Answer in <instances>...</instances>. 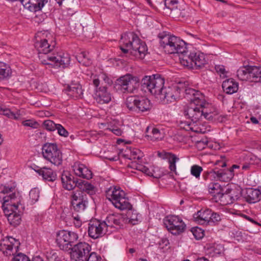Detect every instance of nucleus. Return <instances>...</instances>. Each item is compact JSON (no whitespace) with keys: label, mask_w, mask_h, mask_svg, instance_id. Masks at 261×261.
I'll list each match as a JSON object with an SVG mask.
<instances>
[{"label":"nucleus","mask_w":261,"mask_h":261,"mask_svg":"<svg viewBox=\"0 0 261 261\" xmlns=\"http://www.w3.org/2000/svg\"><path fill=\"white\" fill-rule=\"evenodd\" d=\"M164 79L160 74L145 76L141 80L143 88H146L152 94L156 95L165 103L175 101L180 97V88L175 85L164 87Z\"/></svg>","instance_id":"nucleus-1"},{"label":"nucleus","mask_w":261,"mask_h":261,"mask_svg":"<svg viewBox=\"0 0 261 261\" xmlns=\"http://www.w3.org/2000/svg\"><path fill=\"white\" fill-rule=\"evenodd\" d=\"M185 98L190 103L185 109V115L188 116L193 123L198 122L203 118L207 120H212L213 114L205 110L208 104L205 100L204 95L200 91L191 88L185 90Z\"/></svg>","instance_id":"nucleus-2"},{"label":"nucleus","mask_w":261,"mask_h":261,"mask_svg":"<svg viewBox=\"0 0 261 261\" xmlns=\"http://www.w3.org/2000/svg\"><path fill=\"white\" fill-rule=\"evenodd\" d=\"M14 188L4 186L0 191V201L2 202L3 211L10 224L14 226L18 225L21 221L20 208L21 197L18 193L14 192Z\"/></svg>","instance_id":"nucleus-3"},{"label":"nucleus","mask_w":261,"mask_h":261,"mask_svg":"<svg viewBox=\"0 0 261 261\" xmlns=\"http://www.w3.org/2000/svg\"><path fill=\"white\" fill-rule=\"evenodd\" d=\"M55 43H49L48 40L44 39L37 41L35 46L38 51L39 57L42 64L45 65H51L56 67L64 68L69 64L70 57L67 54H49L54 49Z\"/></svg>","instance_id":"nucleus-4"},{"label":"nucleus","mask_w":261,"mask_h":261,"mask_svg":"<svg viewBox=\"0 0 261 261\" xmlns=\"http://www.w3.org/2000/svg\"><path fill=\"white\" fill-rule=\"evenodd\" d=\"M120 42L124 46L120 47L124 54L129 51L131 55L137 58L143 59L147 51L146 44L133 33L122 35Z\"/></svg>","instance_id":"nucleus-5"},{"label":"nucleus","mask_w":261,"mask_h":261,"mask_svg":"<svg viewBox=\"0 0 261 261\" xmlns=\"http://www.w3.org/2000/svg\"><path fill=\"white\" fill-rule=\"evenodd\" d=\"M160 46L168 54H182L187 53L186 43L182 40L169 34L159 35Z\"/></svg>","instance_id":"nucleus-6"},{"label":"nucleus","mask_w":261,"mask_h":261,"mask_svg":"<svg viewBox=\"0 0 261 261\" xmlns=\"http://www.w3.org/2000/svg\"><path fill=\"white\" fill-rule=\"evenodd\" d=\"M63 187L67 190H71L75 187L78 188L76 191H86L88 194L92 195L95 194V187L90 183L85 180H76L68 172H64L61 176Z\"/></svg>","instance_id":"nucleus-7"},{"label":"nucleus","mask_w":261,"mask_h":261,"mask_svg":"<svg viewBox=\"0 0 261 261\" xmlns=\"http://www.w3.org/2000/svg\"><path fill=\"white\" fill-rule=\"evenodd\" d=\"M19 242L11 237H9L4 240L0 245V249L6 256L13 255L12 261H30L27 256L21 253L17 254Z\"/></svg>","instance_id":"nucleus-8"},{"label":"nucleus","mask_w":261,"mask_h":261,"mask_svg":"<svg viewBox=\"0 0 261 261\" xmlns=\"http://www.w3.org/2000/svg\"><path fill=\"white\" fill-rule=\"evenodd\" d=\"M93 80V84L96 88L94 98L97 103L100 104L108 103L111 100V95L107 91V86L110 85L111 81L105 76Z\"/></svg>","instance_id":"nucleus-9"},{"label":"nucleus","mask_w":261,"mask_h":261,"mask_svg":"<svg viewBox=\"0 0 261 261\" xmlns=\"http://www.w3.org/2000/svg\"><path fill=\"white\" fill-rule=\"evenodd\" d=\"M106 197L116 208L120 210L129 209L132 207L128 198L125 196L124 192L120 188L111 187L106 192Z\"/></svg>","instance_id":"nucleus-10"},{"label":"nucleus","mask_w":261,"mask_h":261,"mask_svg":"<svg viewBox=\"0 0 261 261\" xmlns=\"http://www.w3.org/2000/svg\"><path fill=\"white\" fill-rule=\"evenodd\" d=\"M43 158L55 166H59L62 163V153L56 143H47L42 148Z\"/></svg>","instance_id":"nucleus-11"},{"label":"nucleus","mask_w":261,"mask_h":261,"mask_svg":"<svg viewBox=\"0 0 261 261\" xmlns=\"http://www.w3.org/2000/svg\"><path fill=\"white\" fill-rule=\"evenodd\" d=\"M139 82L138 77L126 74L117 80L116 85L123 93H134L139 87Z\"/></svg>","instance_id":"nucleus-12"},{"label":"nucleus","mask_w":261,"mask_h":261,"mask_svg":"<svg viewBox=\"0 0 261 261\" xmlns=\"http://www.w3.org/2000/svg\"><path fill=\"white\" fill-rule=\"evenodd\" d=\"M78 238V235L75 232L62 230L57 233L56 242L61 249L67 250L73 246Z\"/></svg>","instance_id":"nucleus-13"},{"label":"nucleus","mask_w":261,"mask_h":261,"mask_svg":"<svg viewBox=\"0 0 261 261\" xmlns=\"http://www.w3.org/2000/svg\"><path fill=\"white\" fill-rule=\"evenodd\" d=\"M91 251V247L87 243L81 242L73 245L70 252L72 261H85Z\"/></svg>","instance_id":"nucleus-14"},{"label":"nucleus","mask_w":261,"mask_h":261,"mask_svg":"<svg viewBox=\"0 0 261 261\" xmlns=\"http://www.w3.org/2000/svg\"><path fill=\"white\" fill-rule=\"evenodd\" d=\"M167 229L173 234L177 235L184 231L186 225L182 219L177 216H168L164 219Z\"/></svg>","instance_id":"nucleus-15"},{"label":"nucleus","mask_w":261,"mask_h":261,"mask_svg":"<svg viewBox=\"0 0 261 261\" xmlns=\"http://www.w3.org/2000/svg\"><path fill=\"white\" fill-rule=\"evenodd\" d=\"M87 193L86 191H75L71 195V205L77 212H83L88 204Z\"/></svg>","instance_id":"nucleus-16"},{"label":"nucleus","mask_w":261,"mask_h":261,"mask_svg":"<svg viewBox=\"0 0 261 261\" xmlns=\"http://www.w3.org/2000/svg\"><path fill=\"white\" fill-rule=\"evenodd\" d=\"M107 229V224L104 221L95 219L89 223L88 234L91 238L96 239L105 234Z\"/></svg>","instance_id":"nucleus-17"},{"label":"nucleus","mask_w":261,"mask_h":261,"mask_svg":"<svg viewBox=\"0 0 261 261\" xmlns=\"http://www.w3.org/2000/svg\"><path fill=\"white\" fill-rule=\"evenodd\" d=\"M240 197V193L235 189H227L225 193H221L218 197L224 205L230 204Z\"/></svg>","instance_id":"nucleus-18"},{"label":"nucleus","mask_w":261,"mask_h":261,"mask_svg":"<svg viewBox=\"0 0 261 261\" xmlns=\"http://www.w3.org/2000/svg\"><path fill=\"white\" fill-rule=\"evenodd\" d=\"M104 222L108 227H119L124 224V215L120 214H113L109 215Z\"/></svg>","instance_id":"nucleus-19"},{"label":"nucleus","mask_w":261,"mask_h":261,"mask_svg":"<svg viewBox=\"0 0 261 261\" xmlns=\"http://www.w3.org/2000/svg\"><path fill=\"white\" fill-rule=\"evenodd\" d=\"M210 174L220 181L228 182L233 177L234 173L229 171L228 169H215L210 171Z\"/></svg>","instance_id":"nucleus-20"},{"label":"nucleus","mask_w":261,"mask_h":261,"mask_svg":"<svg viewBox=\"0 0 261 261\" xmlns=\"http://www.w3.org/2000/svg\"><path fill=\"white\" fill-rule=\"evenodd\" d=\"M23 6L31 11L41 10L48 0H20Z\"/></svg>","instance_id":"nucleus-21"},{"label":"nucleus","mask_w":261,"mask_h":261,"mask_svg":"<svg viewBox=\"0 0 261 261\" xmlns=\"http://www.w3.org/2000/svg\"><path fill=\"white\" fill-rule=\"evenodd\" d=\"M211 210L209 209L201 210L194 214L193 219L195 222L199 224L209 225L211 218Z\"/></svg>","instance_id":"nucleus-22"},{"label":"nucleus","mask_w":261,"mask_h":261,"mask_svg":"<svg viewBox=\"0 0 261 261\" xmlns=\"http://www.w3.org/2000/svg\"><path fill=\"white\" fill-rule=\"evenodd\" d=\"M73 170L77 176L82 178L89 179L92 177V173L91 170L85 165L80 163L76 162L74 163L73 166Z\"/></svg>","instance_id":"nucleus-23"},{"label":"nucleus","mask_w":261,"mask_h":261,"mask_svg":"<svg viewBox=\"0 0 261 261\" xmlns=\"http://www.w3.org/2000/svg\"><path fill=\"white\" fill-rule=\"evenodd\" d=\"M35 171L40 176H41L44 180L48 181H54L57 179L56 172L50 168L46 167H38L37 169H35Z\"/></svg>","instance_id":"nucleus-24"},{"label":"nucleus","mask_w":261,"mask_h":261,"mask_svg":"<svg viewBox=\"0 0 261 261\" xmlns=\"http://www.w3.org/2000/svg\"><path fill=\"white\" fill-rule=\"evenodd\" d=\"M67 94L74 98H82L83 89L82 86L79 83H72L65 89Z\"/></svg>","instance_id":"nucleus-25"},{"label":"nucleus","mask_w":261,"mask_h":261,"mask_svg":"<svg viewBox=\"0 0 261 261\" xmlns=\"http://www.w3.org/2000/svg\"><path fill=\"white\" fill-rule=\"evenodd\" d=\"M245 198L246 201L250 203H256L261 199V192L258 189L252 188L247 189Z\"/></svg>","instance_id":"nucleus-26"},{"label":"nucleus","mask_w":261,"mask_h":261,"mask_svg":"<svg viewBox=\"0 0 261 261\" xmlns=\"http://www.w3.org/2000/svg\"><path fill=\"white\" fill-rule=\"evenodd\" d=\"M145 137L152 141L161 140L163 138V135L161 130L156 127L149 126L146 129Z\"/></svg>","instance_id":"nucleus-27"},{"label":"nucleus","mask_w":261,"mask_h":261,"mask_svg":"<svg viewBox=\"0 0 261 261\" xmlns=\"http://www.w3.org/2000/svg\"><path fill=\"white\" fill-rule=\"evenodd\" d=\"M223 91L227 94H231L237 92L238 84L232 79H228L224 81L222 85Z\"/></svg>","instance_id":"nucleus-28"},{"label":"nucleus","mask_w":261,"mask_h":261,"mask_svg":"<svg viewBox=\"0 0 261 261\" xmlns=\"http://www.w3.org/2000/svg\"><path fill=\"white\" fill-rule=\"evenodd\" d=\"M126 215H124V224L130 223L135 225L139 221L138 214L135 210H132V208L127 209Z\"/></svg>","instance_id":"nucleus-29"},{"label":"nucleus","mask_w":261,"mask_h":261,"mask_svg":"<svg viewBox=\"0 0 261 261\" xmlns=\"http://www.w3.org/2000/svg\"><path fill=\"white\" fill-rule=\"evenodd\" d=\"M185 54H180L181 56L179 57L180 63L189 68H194L193 57H195V53H191L188 56Z\"/></svg>","instance_id":"nucleus-30"},{"label":"nucleus","mask_w":261,"mask_h":261,"mask_svg":"<svg viewBox=\"0 0 261 261\" xmlns=\"http://www.w3.org/2000/svg\"><path fill=\"white\" fill-rule=\"evenodd\" d=\"M250 82H258L261 80V67L250 66Z\"/></svg>","instance_id":"nucleus-31"},{"label":"nucleus","mask_w":261,"mask_h":261,"mask_svg":"<svg viewBox=\"0 0 261 261\" xmlns=\"http://www.w3.org/2000/svg\"><path fill=\"white\" fill-rule=\"evenodd\" d=\"M137 111L145 112L150 108V101L147 98L137 97Z\"/></svg>","instance_id":"nucleus-32"},{"label":"nucleus","mask_w":261,"mask_h":261,"mask_svg":"<svg viewBox=\"0 0 261 261\" xmlns=\"http://www.w3.org/2000/svg\"><path fill=\"white\" fill-rule=\"evenodd\" d=\"M250 66L240 67L237 72L238 77L241 81L250 82Z\"/></svg>","instance_id":"nucleus-33"},{"label":"nucleus","mask_w":261,"mask_h":261,"mask_svg":"<svg viewBox=\"0 0 261 261\" xmlns=\"http://www.w3.org/2000/svg\"><path fill=\"white\" fill-rule=\"evenodd\" d=\"M12 74L10 67L6 63L0 62V81L9 77Z\"/></svg>","instance_id":"nucleus-34"},{"label":"nucleus","mask_w":261,"mask_h":261,"mask_svg":"<svg viewBox=\"0 0 261 261\" xmlns=\"http://www.w3.org/2000/svg\"><path fill=\"white\" fill-rule=\"evenodd\" d=\"M0 114L14 120H19L20 118V110H17L16 112H14L9 109L1 108Z\"/></svg>","instance_id":"nucleus-35"},{"label":"nucleus","mask_w":261,"mask_h":261,"mask_svg":"<svg viewBox=\"0 0 261 261\" xmlns=\"http://www.w3.org/2000/svg\"><path fill=\"white\" fill-rule=\"evenodd\" d=\"M126 153L124 154L123 155L128 158L129 160L137 159L138 161L142 159L143 157V153L140 150L127 149L125 150Z\"/></svg>","instance_id":"nucleus-36"},{"label":"nucleus","mask_w":261,"mask_h":261,"mask_svg":"<svg viewBox=\"0 0 261 261\" xmlns=\"http://www.w3.org/2000/svg\"><path fill=\"white\" fill-rule=\"evenodd\" d=\"M129 166L132 168L142 172L148 176H153L152 173L150 171V170L148 167L141 164L133 162L131 163Z\"/></svg>","instance_id":"nucleus-37"},{"label":"nucleus","mask_w":261,"mask_h":261,"mask_svg":"<svg viewBox=\"0 0 261 261\" xmlns=\"http://www.w3.org/2000/svg\"><path fill=\"white\" fill-rule=\"evenodd\" d=\"M166 12L169 14L172 17L175 18H184L186 16L185 12L184 10H181L180 9H178L177 5L173 7V9H171L169 11H166Z\"/></svg>","instance_id":"nucleus-38"},{"label":"nucleus","mask_w":261,"mask_h":261,"mask_svg":"<svg viewBox=\"0 0 261 261\" xmlns=\"http://www.w3.org/2000/svg\"><path fill=\"white\" fill-rule=\"evenodd\" d=\"M208 191L210 194L218 198L221 193V186L218 183H211L208 187Z\"/></svg>","instance_id":"nucleus-39"},{"label":"nucleus","mask_w":261,"mask_h":261,"mask_svg":"<svg viewBox=\"0 0 261 261\" xmlns=\"http://www.w3.org/2000/svg\"><path fill=\"white\" fill-rule=\"evenodd\" d=\"M137 96H131L128 97L126 99L125 105L131 111H137Z\"/></svg>","instance_id":"nucleus-40"},{"label":"nucleus","mask_w":261,"mask_h":261,"mask_svg":"<svg viewBox=\"0 0 261 261\" xmlns=\"http://www.w3.org/2000/svg\"><path fill=\"white\" fill-rule=\"evenodd\" d=\"M206 61L203 55H200L195 53V57H193L194 68L195 67L200 68L205 64Z\"/></svg>","instance_id":"nucleus-41"},{"label":"nucleus","mask_w":261,"mask_h":261,"mask_svg":"<svg viewBox=\"0 0 261 261\" xmlns=\"http://www.w3.org/2000/svg\"><path fill=\"white\" fill-rule=\"evenodd\" d=\"M223 215L219 213L212 212L211 211V218L210 219L209 225L218 224L223 219Z\"/></svg>","instance_id":"nucleus-42"},{"label":"nucleus","mask_w":261,"mask_h":261,"mask_svg":"<svg viewBox=\"0 0 261 261\" xmlns=\"http://www.w3.org/2000/svg\"><path fill=\"white\" fill-rule=\"evenodd\" d=\"M43 125L46 129L53 132L56 130L58 124L55 123L52 120H47L44 121Z\"/></svg>","instance_id":"nucleus-43"},{"label":"nucleus","mask_w":261,"mask_h":261,"mask_svg":"<svg viewBox=\"0 0 261 261\" xmlns=\"http://www.w3.org/2000/svg\"><path fill=\"white\" fill-rule=\"evenodd\" d=\"M179 160L175 154H171L169 158V168L171 171L175 173L176 172V162Z\"/></svg>","instance_id":"nucleus-44"},{"label":"nucleus","mask_w":261,"mask_h":261,"mask_svg":"<svg viewBox=\"0 0 261 261\" xmlns=\"http://www.w3.org/2000/svg\"><path fill=\"white\" fill-rule=\"evenodd\" d=\"M30 198L32 203H35L38 200L39 197V191L37 188L32 189L29 193Z\"/></svg>","instance_id":"nucleus-45"},{"label":"nucleus","mask_w":261,"mask_h":261,"mask_svg":"<svg viewBox=\"0 0 261 261\" xmlns=\"http://www.w3.org/2000/svg\"><path fill=\"white\" fill-rule=\"evenodd\" d=\"M191 231L196 240L201 239L204 236V231L199 227H193L192 228Z\"/></svg>","instance_id":"nucleus-46"},{"label":"nucleus","mask_w":261,"mask_h":261,"mask_svg":"<svg viewBox=\"0 0 261 261\" xmlns=\"http://www.w3.org/2000/svg\"><path fill=\"white\" fill-rule=\"evenodd\" d=\"M202 170L203 169L201 166L197 165H194L191 168V174L196 178H199L200 173Z\"/></svg>","instance_id":"nucleus-47"},{"label":"nucleus","mask_w":261,"mask_h":261,"mask_svg":"<svg viewBox=\"0 0 261 261\" xmlns=\"http://www.w3.org/2000/svg\"><path fill=\"white\" fill-rule=\"evenodd\" d=\"M178 0H164V5L165 7L164 10L166 11H168L171 9H173V7L178 5Z\"/></svg>","instance_id":"nucleus-48"},{"label":"nucleus","mask_w":261,"mask_h":261,"mask_svg":"<svg viewBox=\"0 0 261 261\" xmlns=\"http://www.w3.org/2000/svg\"><path fill=\"white\" fill-rule=\"evenodd\" d=\"M56 130L61 136L67 137L69 135L68 132L60 124H58Z\"/></svg>","instance_id":"nucleus-49"},{"label":"nucleus","mask_w":261,"mask_h":261,"mask_svg":"<svg viewBox=\"0 0 261 261\" xmlns=\"http://www.w3.org/2000/svg\"><path fill=\"white\" fill-rule=\"evenodd\" d=\"M100 257L94 252H90L85 261H101Z\"/></svg>","instance_id":"nucleus-50"},{"label":"nucleus","mask_w":261,"mask_h":261,"mask_svg":"<svg viewBox=\"0 0 261 261\" xmlns=\"http://www.w3.org/2000/svg\"><path fill=\"white\" fill-rule=\"evenodd\" d=\"M86 55V53L85 52H81L76 56V58L78 62L84 66H87V64L88 63L83 60V59L85 58Z\"/></svg>","instance_id":"nucleus-51"},{"label":"nucleus","mask_w":261,"mask_h":261,"mask_svg":"<svg viewBox=\"0 0 261 261\" xmlns=\"http://www.w3.org/2000/svg\"><path fill=\"white\" fill-rule=\"evenodd\" d=\"M215 69L217 72L220 74V75H223V76L226 75V71H225L224 66L221 65H218L215 66Z\"/></svg>","instance_id":"nucleus-52"},{"label":"nucleus","mask_w":261,"mask_h":261,"mask_svg":"<svg viewBox=\"0 0 261 261\" xmlns=\"http://www.w3.org/2000/svg\"><path fill=\"white\" fill-rule=\"evenodd\" d=\"M223 246L221 244H216L213 247V251L215 254H220L223 253Z\"/></svg>","instance_id":"nucleus-53"},{"label":"nucleus","mask_w":261,"mask_h":261,"mask_svg":"<svg viewBox=\"0 0 261 261\" xmlns=\"http://www.w3.org/2000/svg\"><path fill=\"white\" fill-rule=\"evenodd\" d=\"M208 141L207 140H200L196 142L197 147L199 149H202L205 148Z\"/></svg>","instance_id":"nucleus-54"},{"label":"nucleus","mask_w":261,"mask_h":261,"mask_svg":"<svg viewBox=\"0 0 261 261\" xmlns=\"http://www.w3.org/2000/svg\"><path fill=\"white\" fill-rule=\"evenodd\" d=\"M73 223L76 227H80L82 225V221L79 216L73 218Z\"/></svg>","instance_id":"nucleus-55"},{"label":"nucleus","mask_w":261,"mask_h":261,"mask_svg":"<svg viewBox=\"0 0 261 261\" xmlns=\"http://www.w3.org/2000/svg\"><path fill=\"white\" fill-rule=\"evenodd\" d=\"M23 125L27 126L34 127L36 123L33 122L30 120H27L22 122Z\"/></svg>","instance_id":"nucleus-56"},{"label":"nucleus","mask_w":261,"mask_h":261,"mask_svg":"<svg viewBox=\"0 0 261 261\" xmlns=\"http://www.w3.org/2000/svg\"><path fill=\"white\" fill-rule=\"evenodd\" d=\"M109 129L117 136H120L121 135V130L119 128H109Z\"/></svg>","instance_id":"nucleus-57"},{"label":"nucleus","mask_w":261,"mask_h":261,"mask_svg":"<svg viewBox=\"0 0 261 261\" xmlns=\"http://www.w3.org/2000/svg\"><path fill=\"white\" fill-rule=\"evenodd\" d=\"M245 218L247 220H248L250 222H252V223H254V224H255L256 225H260L258 222H257L256 221H255L252 218L249 217V216H245Z\"/></svg>","instance_id":"nucleus-58"},{"label":"nucleus","mask_w":261,"mask_h":261,"mask_svg":"<svg viewBox=\"0 0 261 261\" xmlns=\"http://www.w3.org/2000/svg\"><path fill=\"white\" fill-rule=\"evenodd\" d=\"M240 168V166L237 165H233L232 167L229 169V171H231L232 172V173H234V169H239Z\"/></svg>","instance_id":"nucleus-59"},{"label":"nucleus","mask_w":261,"mask_h":261,"mask_svg":"<svg viewBox=\"0 0 261 261\" xmlns=\"http://www.w3.org/2000/svg\"><path fill=\"white\" fill-rule=\"evenodd\" d=\"M83 60L85 61V62H86L88 63L86 66H89L91 63V61L87 57V55H86V56H85V58L84 59H83Z\"/></svg>","instance_id":"nucleus-60"},{"label":"nucleus","mask_w":261,"mask_h":261,"mask_svg":"<svg viewBox=\"0 0 261 261\" xmlns=\"http://www.w3.org/2000/svg\"><path fill=\"white\" fill-rule=\"evenodd\" d=\"M250 166V165L249 164H244L242 166V169L244 170H248L249 169Z\"/></svg>","instance_id":"nucleus-61"},{"label":"nucleus","mask_w":261,"mask_h":261,"mask_svg":"<svg viewBox=\"0 0 261 261\" xmlns=\"http://www.w3.org/2000/svg\"><path fill=\"white\" fill-rule=\"evenodd\" d=\"M250 120H251V122L254 124H257L258 123L257 119L255 117H251Z\"/></svg>","instance_id":"nucleus-62"},{"label":"nucleus","mask_w":261,"mask_h":261,"mask_svg":"<svg viewBox=\"0 0 261 261\" xmlns=\"http://www.w3.org/2000/svg\"><path fill=\"white\" fill-rule=\"evenodd\" d=\"M32 261H43V260L41 257H40L39 256H37L34 257L32 259Z\"/></svg>","instance_id":"nucleus-63"},{"label":"nucleus","mask_w":261,"mask_h":261,"mask_svg":"<svg viewBox=\"0 0 261 261\" xmlns=\"http://www.w3.org/2000/svg\"><path fill=\"white\" fill-rule=\"evenodd\" d=\"M195 261H208L206 258L205 257H201L197 259Z\"/></svg>","instance_id":"nucleus-64"}]
</instances>
